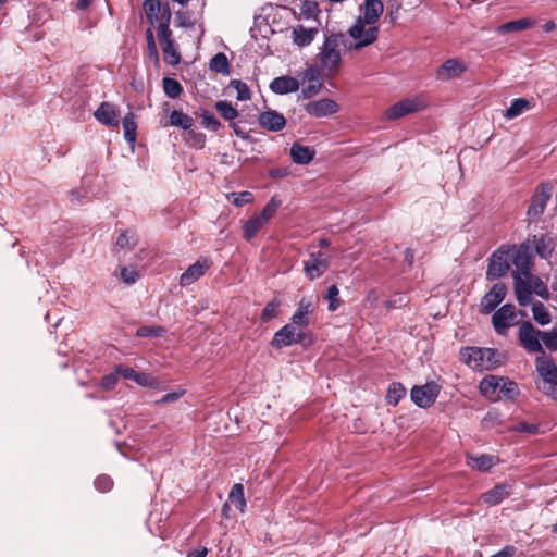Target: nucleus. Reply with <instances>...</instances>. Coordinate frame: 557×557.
I'll return each instance as SVG.
<instances>
[{"label": "nucleus", "instance_id": "nucleus-1", "mask_svg": "<svg viewBox=\"0 0 557 557\" xmlns=\"http://www.w3.org/2000/svg\"><path fill=\"white\" fill-rule=\"evenodd\" d=\"M341 46L348 49V39L344 34H332L325 38L319 57L321 69L327 76H333L338 72L342 60L339 52Z\"/></svg>", "mask_w": 557, "mask_h": 557}, {"label": "nucleus", "instance_id": "nucleus-2", "mask_svg": "<svg viewBox=\"0 0 557 557\" xmlns=\"http://www.w3.org/2000/svg\"><path fill=\"white\" fill-rule=\"evenodd\" d=\"M480 392L486 398L495 401L502 398L513 399L518 394V385L505 377L490 375L480 383Z\"/></svg>", "mask_w": 557, "mask_h": 557}, {"label": "nucleus", "instance_id": "nucleus-3", "mask_svg": "<svg viewBox=\"0 0 557 557\" xmlns=\"http://www.w3.org/2000/svg\"><path fill=\"white\" fill-rule=\"evenodd\" d=\"M535 370L543 382V386L537 384V388L557 401V366L553 358L542 352L535 359Z\"/></svg>", "mask_w": 557, "mask_h": 557}, {"label": "nucleus", "instance_id": "nucleus-4", "mask_svg": "<svg viewBox=\"0 0 557 557\" xmlns=\"http://www.w3.org/2000/svg\"><path fill=\"white\" fill-rule=\"evenodd\" d=\"M379 27L368 25V23L357 18L356 23L349 28V36L354 42L348 41V50L359 51L373 44L379 37Z\"/></svg>", "mask_w": 557, "mask_h": 557}, {"label": "nucleus", "instance_id": "nucleus-5", "mask_svg": "<svg viewBox=\"0 0 557 557\" xmlns=\"http://www.w3.org/2000/svg\"><path fill=\"white\" fill-rule=\"evenodd\" d=\"M553 190L554 185L550 182H542L536 186L527 211L529 221L536 222L540 220L545 211L547 202L552 198Z\"/></svg>", "mask_w": 557, "mask_h": 557}, {"label": "nucleus", "instance_id": "nucleus-6", "mask_svg": "<svg viewBox=\"0 0 557 557\" xmlns=\"http://www.w3.org/2000/svg\"><path fill=\"white\" fill-rule=\"evenodd\" d=\"M510 249V260L516 270L512 273L523 274L525 277H532L531 267L533 260V246L531 240L522 243L519 246L507 247Z\"/></svg>", "mask_w": 557, "mask_h": 557}, {"label": "nucleus", "instance_id": "nucleus-7", "mask_svg": "<svg viewBox=\"0 0 557 557\" xmlns=\"http://www.w3.org/2000/svg\"><path fill=\"white\" fill-rule=\"evenodd\" d=\"M510 269V249L497 248L488 258L486 280L492 282L505 276Z\"/></svg>", "mask_w": 557, "mask_h": 557}, {"label": "nucleus", "instance_id": "nucleus-8", "mask_svg": "<svg viewBox=\"0 0 557 557\" xmlns=\"http://www.w3.org/2000/svg\"><path fill=\"white\" fill-rule=\"evenodd\" d=\"M515 294L520 306H528L532 300L533 284L540 285L545 290L542 280L532 274V277H525L523 274L512 273Z\"/></svg>", "mask_w": 557, "mask_h": 557}, {"label": "nucleus", "instance_id": "nucleus-9", "mask_svg": "<svg viewBox=\"0 0 557 557\" xmlns=\"http://www.w3.org/2000/svg\"><path fill=\"white\" fill-rule=\"evenodd\" d=\"M441 392V386L434 382H426L424 385H416L410 391L411 400L420 408H429L431 407L438 394Z\"/></svg>", "mask_w": 557, "mask_h": 557}, {"label": "nucleus", "instance_id": "nucleus-10", "mask_svg": "<svg viewBox=\"0 0 557 557\" xmlns=\"http://www.w3.org/2000/svg\"><path fill=\"white\" fill-rule=\"evenodd\" d=\"M518 339L521 347H523L529 354L544 352L540 342L541 331L535 329L531 322L524 321L521 323Z\"/></svg>", "mask_w": 557, "mask_h": 557}, {"label": "nucleus", "instance_id": "nucleus-11", "mask_svg": "<svg viewBox=\"0 0 557 557\" xmlns=\"http://www.w3.org/2000/svg\"><path fill=\"white\" fill-rule=\"evenodd\" d=\"M331 265V258L322 251L309 253L308 260L304 261V273L310 281L322 276Z\"/></svg>", "mask_w": 557, "mask_h": 557}, {"label": "nucleus", "instance_id": "nucleus-12", "mask_svg": "<svg viewBox=\"0 0 557 557\" xmlns=\"http://www.w3.org/2000/svg\"><path fill=\"white\" fill-rule=\"evenodd\" d=\"M306 337L307 333H305L302 330H297L295 325L288 323L274 334L271 341V345L276 349H281L293 344L302 343Z\"/></svg>", "mask_w": 557, "mask_h": 557}, {"label": "nucleus", "instance_id": "nucleus-13", "mask_svg": "<svg viewBox=\"0 0 557 557\" xmlns=\"http://www.w3.org/2000/svg\"><path fill=\"white\" fill-rule=\"evenodd\" d=\"M507 287L504 283H495L490 292H487L481 299L479 312L488 314L493 312L497 306L505 299Z\"/></svg>", "mask_w": 557, "mask_h": 557}, {"label": "nucleus", "instance_id": "nucleus-14", "mask_svg": "<svg viewBox=\"0 0 557 557\" xmlns=\"http://www.w3.org/2000/svg\"><path fill=\"white\" fill-rule=\"evenodd\" d=\"M516 318V308L511 304L502 306L492 315V324L497 334L505 335Z\"/></svg>", "mask_w": 557, "mask_h": 557}, {"label": "nucleus", "instance_id": "nucleus-15", "mask_svg": "<svg viewBox=\"0 0 557 557\" xmlns=\"http://www.w3.org/2000/svg\"><path fill=\"white\" fill-rule=\"evenodd\" d=\"M467 69V63L462 60L456 58L448 59L436 70L435 77L438 81L447 82L459 77Z\"/></svg>", "mask_w": 557, "mask_h": 557}, {"label": "nucleus", "instance_id": "nucleus-16", "mask_svg": "<svg viewBox=\"0 0 557 557\" xmlns=\"http://www.w3.org/2000/svg\"><path fill=\"white\" fill-rule=\"evenodd\" d=\"M339 106L332 99L324 98L305 104V111L314 117L321 119L337 113Z\"/></svg>", "mask_w": 557, "mask_h": 557}, {"label": "nucleus", "instance_id": "nucleus-17", "mask_svg": "<svg viewBox=\"0 0 557 557\" xmlns=\"http://www.w3.org/2000/svg\"><path fill=\"white\" fill-rule=\"evenodd\" d=\"M422 108L423 103L420 100L405 99L388 108L385 115L388 120H397L407 114L420 111Z\"/></svg>", "mask_w": 557, "mask_h": 557}, {"label": "nucleus", "instance_id": "nucleus-18", "mask_svg": "<svg viewBox=\"0 0 557 557\" xmlns=\"http://www.w3.org/2000/svg\"><path fill=\"white\" fill-rule=\"evenodd\" d=\"M212 262L207 258L198 259L194 264L189 265L185 272L182 273L180 284L188 286L198 281L206 271L210 269Z\"/></svg>", "mask_w": 557, "mask_h": 557}, {"label": "nucleus", "instance_id": "nucleus-19", "mask_svg": "<svg viewBox=\"0 0 557 557\" xmlns=\"http://www.w3.org/2000/svg\"><path fill=\"white\" fill-rule=\"evenodd\" d=\"M259 125L270 132L282 131L286 126V119L275 110H267L259 115Z\"/></svg>", "mask_w": 557, "mask_h": 557}, {"label": "nucleus", "instance_id": "nucleus-20", "mask_svg": "<svg viewBox=\"0 0 557 557\" xmlns=\"http://www.w3.org/2000/svg\"><path fill=\"white\" fill-rule=\"evenodd\" d=\"M94 116L98 122L106 126H119V113L115 110V107L110 102H102L95 111Z\"/></svg>", "mask_w": 557, "mask_h": 557}, {"label": "nucleus", "instance_id": "nucleus-21", "mask_svg": "<svg viewBox=\"0 0 557 557\" xmlns=\"http://www.w3.org/2000/svg\"><path fill=\"white\" fill-rule=\"evenodd\" d=\"M384 11V4L381 0H364L363 15L359 20L375 26Z\"/></svg>", "mask_w": 557, "mask_h": 557}, {"label": "nucleus", "instance_id": "nucleus-22", "mask_svg": "<svg viewBox=\"0 0 557 557\" xmlns=\"http://www.w3.org/2000/svg\"><path fill=\"white\" fill-rule=\"evenodd\" d=\"M299 88V83L292 76H280L274 78L270 84V89L277 95L295 92Z\"/></svg>", "mask_w": 557, "mask_h": 557}, {"label": "nucleus", "instance_id": "nucleus-23", "mask_svg": "<svg viewBox=\"0 0 557 557\" xmlns=\"http://www.w3.org/2000/svg\"><path fill=\"white\" fill-rule=\"evenodd\" d=\"M314 156V149L308 146L295 143L290 147L292 160L297 164H308L313 160Z\"/></svg>", "mask_w": 557, "mask_h": 557}, {"label": "nucleus", "instance_id": "nucleus-24", "mask_svg": "<svg viewBox=\"0 0 557 557\" xmlns=\"http://www.w3.org/2000/svg\"><path fill=\"white\" fill-rule=\"evenodd\" d=\"M535 252L543 259L550 258L554 251V240L546 236L541 235L539 238L534 235L531 242Z\"/></svg>", "mask_w": 557, "mask_h": 557}, {"label": "nucleus", "instance_id": "nucleus-25", "mask_svg": "<svg viewBox=\"0 0 557 557\" xmlns=\"http://www.w3.org/2000/svg\"><path fill=\"white\" fill-rule=\"evenodd\" d=\"M534 25H535V22L531 18H520V20L510 21V22L499 25L496 28V32L498 34L520 32V30L532 28Z\"/></svg>", "mask_w": 557, "mask_h": 557}, {"label": "nucleus", "instance_id": "nucleus-26", "mask_svg": "<svg viewBox=\"0 0 557 557\" xmlns=\"http://www.w3.org/2000/svg\"><path fill=\"white\" fill-rule=\"evenodd\" d=\"M135 117L136 116L133 112H128L122 120L124 138L131 146L135 145L137 138V124Z\"/></svg>", "mask_w": 557, "mask_h": 557}, {"label": "nucleus", "instance_id": "nucleus-27", "mask_svg": "<svg viewBox=\"0 0 557 557\" xmlns=\"http://www.w3.org/2000/svg\"><path fill=\"white\" fill-rule=\"evenodd\" d=\"M508 495L509 491L507 486L498 484L483 494V500L490 506H495L499 504Z\"/></svg>", "mask_w": 557, "mask_h": 557}, {"label": "nucleus", "instance_id": "nucleus-28", "mask_svg": "<svg viewBox=\"0 0 557 557\" xmlns=\"http://www.w3.org/2000/svg\"><path fill=\"white\" fill-rule=\"evenodd\" d=\"M267 223L258 215L251 216L244 223L243 237L250 242Z\"/></svg>", "mask_w": 557, "mask_h": 557}, {"label": "nucleus", "instance_id": "nucleus-29", "mask_svg": "<svg viewBox=\"0 0 557 557\" xmlns=\"http://www.w3.org/2000/svg\"><path fill=\"white\" fill-rule=\"evenodd\" d=\"M468 465L479 471H487L494 466V457L482 454L480 456L468 455Z\"/></svg>", "mask_w": 557, "mask_h": 557}, {"label": "nucleus", "instance_id": "nucleus-30", "mask_svg": "<svg viewBox=\"0 0 557 557\" xmlns=\"http://www.w3.org/2000/svg\"><path fill=\"white\" fill-rule=\"evenodd\" d=\"M228 500L240 512L245 511L246 499H245V496H244V486H243V484L236 483V484H234L232 486V488L230 491V494H228Z\"/></svg>", "mask_w": 557, "mask_h": 557}, {"label": "nucleus", "instance_id": "nucleus-31", "mask_svg": "<svg viewBox=\"0 0 557 557\" xmlns=\"http://www.w3.org/2000/svg\"><path fill=\"white\" fill-rule=\"evenodd\" d=\"M194 120L182 111L173 110L170 114V125L188 131L191 128Z\"/></svg>", "mask_w": 557, "mask_h": 557}, {"label": "nucleus", "instance_id": "nucleus-32", "mask_svg": "<svg viewBox=\"0 0 557 557\" xmlns=\"http://www.w3.org/2000/svg\"><path fill=\"white\" fill-rule=\"evenodd\" d=\"M405 386L400 382H393L388 386L386 401L388 405L396 406L399 403V400L405 397Z\"/></svg>", "mask_w": 557, "mask_h": 557}, {"label": "nucleus", "instance_id": "nucleus-33", "mask_svg": "<svg viewBox=\"0 0 557 557\" xmlns=\"http://www.w3.org/2000/svg\"><path fill=\"white\" fill-rule=\"evenodd\" d=\"M482 354L480 347H466L461 350L462 360L470 367L480 368L482 361Z\"/></svg>", "mask_w": 557, "mask_h": 557}, {"label": "nucleus", "instance_id": "nucleus-34", "mask_svg": "<svg viewBox=\"0 0 557 557\" xmlns=\"http://www.w3.org/2000/svg\"><path fill=\"white\" fill-rule=\"evenodd\" d=\"M215 110L219 112V114L228 122L234 121L238 117L239 112L237 109H235L231 102L225 100H219L214 104Z\"/></svg>", "mask_w": 557, "mask_h": 557}, {"label": "nucleus", "instance_id": "nucleus-35", "mask_svg": "<svg viewBox=\"0 0 557 557\" xmlns=\"http://www.w3.org/2000/svg\"><path fill=\"white\" fill-rule=\"evenodd\" d=\"M530 108L529 100L524 98H517L511 101L510 107L505 111L504 116L506 119H515L522 114L525 110Z\"/></svg>", "mask_w": 557, "mask_h": 557}, {"label": "nucleus", "instance_id": "nucleus-36", "mask_svg": "<svg viewBox=\"0 0 557 557\" xmlns=\"http://www.w3.org/2000/svg\"><path fill=\"white\" fill-rule=\"evenodd\" d=\"M317 29H307L304 27L295 28L294 34V42L300 47L308 46L314 39V35Z\"/></svg>", "mask_w": 557, "mask_h": 557}, {"label": "nucleus", "instance_id": "nucleus-37", "mask_svg": "<svg viewBox=\"0 0 557 557\" xmlns=\"http://www.w3.org/2000/svg\"><path fill=\"white\" fill-rule=\"evenodd\" d=\"M482 361H480V368L491 369L500 363L499 361V352L496 349L492 348H481Z\"/></svg>", "mask_w": 557, "mask_h": 557}, {"label": "nucleus", "instance_id": "nucleus-38", "mask_svg": "<svg viewBox=\"0 0 557 557\" xmlns=\"http://www.w3.org/2000/svg\"><path fill=\"white\" fill-rule=\"evenodd\" d=\"M210 70L221 74L230 73V62L223 52L216 53L210 61Z\"/></svg>", "mask_w": 557, "mask_h": 557}, {"label": "nucleus", "instance_id": "nucleus-39", "mask_svg": "<svg viewBox=\"0 0 557 557\" xmlns=\"http://www.w3.org/2000/svg\"><path fill=\"white\" fill-rule=\"evenodd\" d=\"M163 90L169 98L175 99L183 94L181 83L171 77H164L162 81Z\"/></svg>", "mask_w": 557, "mask_h": 557}, {"label": "nucleus", "instance_id": "nucleus-40", "mask_svg": "<svg viewBox=\"0 0 557 557\" xmlns=\"http://www.w3.org/2000/svg\"><path fill=\"white\" fill-rule=\"evenodd\" d=\"M161 1L160 0H145L143 3V9L148 21L153 24L159 18V13L161 11Z\"/></svg>", "mask_w": 557, "mask_h": 557}, {"label": "nucleus", "instance_id": "nucleus-41", "mask_svg": "<svg viewBox=\"0 0 557 557\" xmlns=\"http://www.w3.org/2000/svg\"><path fill=\"white\" fill-rule=\"evenodd\" d=\"M161 49L165 63L176 65L181 62V54L175 48V41L166 42L164 46H161Z\"/></svg>", "mask_w": 557, "mask_h": 557}, {"label": "nucleus", "instance_id": "nucleus-42", "mask_svg": "<svg viewBox=\"0 0 557 557\" xmlns=\"http://www.w3.org/2000/svg\"><path fill=\"white\" fill-rule=\"evenodd\" d=\"M532 314L533 319L540 324V325H546L550 323V314L544 304L541 301H536L532 306Z\"/></svg>", "mask_w": 557, "mask_h": 557}, {"label": "nucleus", "instance_id": "nucleus-43", "mask_svg": "<svg viewBox=\"0 0 557 557\" xmlns=\"http://www.w3.org/2000/svg\"><path fill=\"white\" fill-rule=\"evenodd\" d=\"M230 87L236 90V99L239 101H247L250 99V89L246 83L240 79H232Z\"/></svg>", "mask_w": 557, "mask_h": 557}, {"label": "nucleus", "instance_id": "nucleus-44", "mask_svg": "<svg viewBox=\"0 0 557 557\" xmlns=\"http://www.w3.org/2000/svg\"><path fill=\"white\" fill-rule=\"evenodd\" d=\"M164 333L165 329L160 325H141L136 331L138 337H160Z\"/></svg>", "mask_w": 557, "mask_h": 557}, {"label": "nucleus", "instance_id": "nucleus-45", "mask_svg": "<svg viewBox=\"0 0 557 557\" xmlns=\"http://www.w3.org/2000/svg\"><path fill=\"white\" fill-rule=\"evenodd\" d=\"M200 117L203 127H206L207 129L218 132L222 126L221 122L214 116V114L208 110H202L200 113Z\"/></svg>", "mask_w": 557, "mask_h": 557}, {"label": "nucleus", "instance_id": "nucleus-46", "mask_svg": "<svg viewBox=\"0 0 557 557\" xmlns=\"http://www.w3.org/2000/svg\"><path fill=\"white\" fill-rule=\"evenodd\" d=\"M280 205H281V201L277 200L275 197H272L270 199V201L263 207L261 212L257 215L268 224V222L271 220V218L277 211Z\"/></svg>", "mask_w": 557, "mask_h": 557}, {"label": "nucleus", "instance_id": "nucleus-47", "mask_svg": "<svg viewBox=\"0 0 557 557\" xmlns=\"http://www.w3.org/2000/svg\"><path fill=\"white\" fill-rule=\"evenodd\" d=\"M226 197L231 203H233L237 207L244 206L253 200V195L247 190L242 191V193H231V194H227Z\"/></svg>", "mask_w": 557, "mask_h": 557}, {"label": "nucleus", "instance_id": "nucleus-48", "mask_svg": "<svg viewBox=\"0 0 557 557\" xmlns=\"http://www.w3.org/2000/svg\"><path fill=\"white\" fill-rule=\"evenodd\" d=\"M281 302L277 299H273L269 301L261 312V320L263 322H269L278 314V307Z\"/></svg>", "mask_w": 557, "mask_h": 557}, {"label": "nucleus", "instance_id": "nucleus-49", "mask_svg": "<svg viewBox=\"0 0 557 557\" xmlns=\"http://www.w3.org/2000/svg\"><path fill=\"white\" fill-rule=\"evenodd\" d=\"M325 298L329 300L327 309L330 311H335V310L338 309V307L341 305L339 290H338V287L335 284L331 285L327 288Z\"/></svg>", "mask_w": 557, "mask_h": 557}, {"label": "nucleus", "instance_id": "nucleus-50", "mask_svg": "<svg viewBox=\"0 0 557 557\" xmlns=\"http://www.w3.org/2000/svg\"><path fill=\"white\" fill-rule=\"evenodd\" d=\"M135 382L144 387H158L159 381L157 377L152 376L151 374L138 372L136 375Z\"/></svg>", "mask_w": 557, "mask_h": 557}, {"label": "nucleus", "instance_id": "nucleus-51", "mask_svg": "<svg viewBox=\"0 0 557 557\" xmlns=\"http://www.w3.org/2000/svg\"><path fill=\"white\" fill-rule=\"evenodd\" d=\"M95 487L101 493H107L113 487V480L107 474H101L96 478Z\"/></svg>", "mask_w": 557, "mask_h": 557}, {"label": "nucleus", "instance_id": "nucleus-52", "mask_svg": "<svg viewBox=\"0 0 557 557\" xmlns=\"http://www.w3.org/2000/svg\"><path fill=\"white\" fill-rule=\"evenodd\" d=\"M541 341L550 350H557V332L541 331Z\"/></svg>", "mask_w": 557, "mask_h": 557}, {"label": "nucleus", "instance_id": "nucleus-53", "mask_svg": "<svg viewBox=\"0 0 557 557\" xmlns=\"http://www.w3.org/2000/svg\"><path fill=\"white\" fill-rule=\"evenodd\" d=\"M315 310V306L311 298L302 297L298 302L297 312H301L311 318Z\"/></svg>", "mask_w": 557, "mask_h": 557}, {"label": "nucleus", "instance_id": "nucleus-54", "mask_svg": "<svg viewBox=\"0 0 557 557\" xmlns=\"http://www.w3.org/2000/svg\"><path fill=\"white\" fill-rule=\"evenodd\" d=\"M157 36L161 46H164L166 42H172L174 39L172 38V30L168 25L159 24Z\"/></svg>", "mask_w": 557, "mask_h": 557}, {"label": "nucleus", "instance_id": "nucleus-55", "mask_svg": "<svg viewBox=\"0 0 557 557\" xmlns=\"http://www.w3.org/2000/svg\"><path fill=\"white\" fill-rule=\"evenodd\" d=\"M289 324L295 325L297 330H301L310 324V317L301 312L295 311V313L290 318Z\"/></svg>", "mask_w": 557, "mask_h": 557}, {"label": "nucleus", "instance_id": "nucleus-56", "mask_svg": "<svg viewBox=\"0 0 557 557\" xmlns=\"http://www.w3.org/2000/svg\"><path fill=\"white\" fill-rule=\"evenodd\" d=\"M115 371L117 374H120L125 380H132L135 381L136 375L138 374V371L134 370L133 368L120 364L115 367Z\"/></svg>", "mask_w": 557, "mask_h": 557}, {"label": "nucleus", "instance_id": "nucleus-57", "mask_svg": "<svg viewBox=\"0 0 557 557\" xmlns=\"http://www.w3.org/2000/svg\"><path fill=\"white\" fill-rule=\"evenodd\" d=\"M321 88H322L321 82L310 83L308 86L302 88L301 96L304 98H311L314 95H317Z\"/></svg>", "mask_w": 557, "mask_h": 557}, {"label": "nucleus", "instance_id": "nucleus-58", "mask_svg": "<svg viewBox=\"0 0 557 557\" xmlns=\"http://www.w3.org/2000/svg\"><path fill=\"white\" fill-rule=\"evenodd\" d=\"M407 304L406 297L404 295L395 296L385 301L384 306L387 310L400 308Z\"/></svg>", "mask_w": 557, "mask_h": 557}, {"label": "nucleus", "instance_id": "nucleus-59", "mask_svg": "<svg viewBox=\"0 0 557 557\" xmlns=\"http://www.w3.org/2000/svg\"><path fill=\"white\" fill-rule=\"evenodd\" d=\"M188 140H193V145L199 148L205 146L206 136L202 133H196L193 129H188Z\"/></svg>", "mask_w": 557, "mask_h": 557}, {"label": "nucleus", "instance_id": "nucleus-60", "mask_svg": "<svg viewBox=\"0 0 557 557\" xmlns=\"http://www.w3.org/2000/svg\"><path fill=\"white\" fill-rule=\"evenodd\" d=\"M185 394V391L172 392L163 395L160 399L156 401L157 405L165 404V403H174L180 399Z\"/></svg>", "mask_w": 557, "mask_h": 557}, {"label": "nucleus", "instance_id": "nucleus-61", "mask_svg": "<svg viewBox=\"0 0 557 557\" xmlns=\"http://www.w3.org/2000/svg\"><path fill=\"white\" fill-rule=\"evenodd\" d=\"M516 431L518 432H525L529 434H535L539 431V426L536 424L528 423V422H519L516 428Z\"/></svg>", "mask_w": 557, "mask_h": 557}, {"label": "nucleus", "instance_id": "nucleus-62", "mask_svg": "<svg viewBox=\"0 0 557 557\" xmlns=\"http://www.w3.org/2000/svg\"><path fill=\"white\" fill-rule=\"evenodd\" d=\"M171 16H172V14H171L170 7L166 3L164 7H161V11L159 13V18L157 22H159V24H164V25L169 26Z\"/></svg>", "mask_w": 557, "mask_h": 557}, {"label": "nucleus", "instance_id": "nucleus-63", "mask_svg": "<svg viewBox=\"0 0 557 557\" xmlns=\"http://www.w3.org/2000/svg\"><path fill=\"white\" fill-rule=\"evenodd\" d=\"M117 383V376L115 374H107L101 379V386L104 389L113 388Z\"/></svg>", "mask_w": 557, "mask_h": 557}, {"label": "nucleus", "instance_id": "nucleus-64", "mask_svg": "<svg viewBox=\"0 0 557 557\" xmlns=\"http://www.w3.org/2000/svg\"><path fill=\"white\" fill-rule=\"evenodd\" d=\"M121 277L125 283H135L137 274L134 270H128L127 268H122Z\"/></svg>", "mask_w": 557, "mask_h": 557}]
</instances>
